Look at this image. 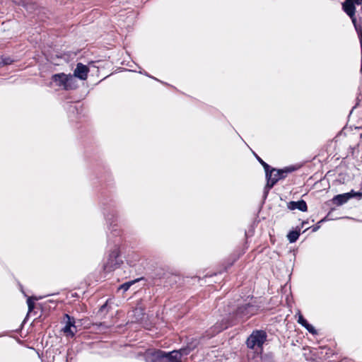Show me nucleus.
<instances>
[{"label":"nucleus","mask_w":362,"mask_h":362,"mask_svg":"<svg viewBox=\"0 0 362 362\" xmlns=\"http://www.w3.org/2000/svg\"><path fill=\"white\" fill-rule=\"evenodd\" d=\"M43 298L44 297H42V296L37 297L35 296L28 297L27 304H28V313H31L35 309V300H38Z\"/></svg>","instance_id":"a211bd4d"},{"label":"nucleus","mask_w":362,"mask_h":362,"mask_svg":"<svg viewBox=\"0 0 362 362\" xmlns=\"http://www.w3.org/2000/svg\"><path fill=\"white\" fill-rule=\"evenodd\" d=\"M139 73H140V74H144V75H145V76H148V77H149V78H153V79H155V80H156V81H158V80L157 78H156L155 77H153V76H152L149 75V74H148L146 71H139Z\"/></svg>","instance_id":"a878e982"},{"label":"nucleus","mask_w":362,"mask_h":362,"mask_svg":"<svg viewBox=\"0 0 362 362\" xmlns=\"http://www.w3.org/2000/svg\"><path fill=\"white\" fill-rule=\"evenodd\" d=\"M142 278H138L136 279H134V280H132V281H127V282H124V284H121L119 288H118V290H122L123 292H126L127 291H128L129 289V288L133 285L136 282L140 281Z\"/></svg>","instance_id":"6ab92c4d"},{"label":"nucleus","mask_w":362,"mask_h":362,"mask_svg":"<svg viewBox=\"0 0 362 362\" xmlns=\"http://www.w3.org/2000/svg\"><path fill=\"white\" fill-rule=\"evenodd\" d=\"M265 177L267 180V184L264 186L263 191L262 197L264 200L267 198L269 191L279 180H281L277 174V169L273 167L265 172Z\"/></svg>","instance_id":"423d86ee"},{"label":"nucleus","mask_w":362,"mask_h":362,"mask_svg":"<svg viewBox=\"0 0 362 362\" xmlns=\"http://www.w3.org/2000/svg\"><path fill=\"white\" fill-rule=\"evenodd\" d=\"M66 362H69V354H67V355H66Z\"/></svg>","instance_id":"7c9ffc66"},{"label":"nucleus","mask_w":362,"mask_h":362,"mask_svg":"<svg viewBox=\"0 0 362 362\" xmlns=\"http://www.w3.org/2000/svg\"><path fill=\"white\" fill-rule=\"evenodd\" d=\"M259 307L252 303H245L238 306L235 309H230L231 314L237 323L239 320L248 319L257 313Z\"/></svg>","instance_id":"7ed1b4c3"},{"label":"nucleus","mask_w":362,"mask_h":362,"mask_svg":"<svg viewBox=\"0 0 362 362\" xmlns=\"http://www.w3.org/2000/svg\"><path fill=\"white\" fill-rule=\"evenodd\" d=\"M356 6L349 0H345L341 4L342 10L347 16H354L356 13Z\"/></svg>","instance_id":"4468645a"},{"label":"nucleus","mask_w":362,"mask_h":362,"mask_svg":"<svg viewBox=\"0 0 362 362\" xmlns=\"http://www.w3.org/2000/svg\"><path fill=\"white\" fill-rule=\"evenodd\" d=\"M0 67H2L1 57H0Z\"/></svg>","instance_id":"2f4dec72"},{"label":"nucleus","mask_w":362,"mask_h":362,"mask_svg":"<svg viewBox=\"0 0 362 362\" xmlns=\"http://www.w3.org/2000/svg\"><path fill=\"white\" fill-rule=\"evenodd\" d=\"M267 339V334L264 330L255 329L246 340L247 347L250 349H254L255 346L262 349Z\"/></svg>","instance_id":"39448f33"},{"label":"nucleus","mask_w":362,"mask_h":362,"mask_svg":"<svg viewBox=\"0 0 362 362\" xmlns=\"http://www.w3.org/2000/svg\"><path fill=\"white\" fill-rule=\"evenodd\" d=\"M199 344V340L196 338H192L190 341H188L187 344V347L190 348L192 351L195 349Z\"/></svg>","instance_id":"aec40b11"},{"label":"nucleus","mask_w":362,"mask_h":362,"mask_svg":"<svg viewBox=\"0 0 362 362\" xmlns=\"http://www.w3.org/2000/svg\"><path fill=\"white\" fill-rule=\"evenodd\" d=\"M167 279H170V284H175L177 282V276L173 274H167Z\"/></svg>","instance_id":"b1692460"},{"label":"nucleus","mask_w":362,"mask_h":362,"mask_svg":"<svg viewBox=\"0 0 362 362\" xmlns=\"http://www.w3.org/2000/svg\"><path fill=\"white\" fill-rule=\"evenodd\" d=\"M349 1L358 6L362 5V0H349Z\"/></svg>","instance_id":"bb28decb"},{"label":"nucleus","mask_w":362,"mask_h":362,"mask_svg":"<svg viewBox=\"0 0 362 362\" xmlns=\"http://www.w3.org/2000/svg\"><path fill=\"white\" fill-rule=\"evenodd\" d=\"M89 71L88 66L78 62L74 71V76L80 80L84 81L87 78Z\"/></svg>","instance_id":"1a4fd4ad"},{"label":"nucleus","mask_w":362,"mask_h":362,"mask_svg":"<svg viewBox=\"0 0 362 362\" xmlns=\"http://www.w3.org/2000/svg\"><path fill=\"white\" fill-rule=\"evenodd\" d=\"M233 264V262L229 264L228 267H231Z\"/></svg>","instance_id":"473e14b6"},{"label":"nucleus","mask_w":362,"mask_h":362,"mask_svg":"<svg viewBox=\"0 0 362 362\" xmlns=\"http://www.w3.org/2000/svg\"><path fill=\"white\" fill-rule=\"evenodd\" d=\"M351 195L350 194L349 192L343 194H339L334 196L333 198L329 202L333 205L339 206L346 204L349 199H351Z\"/></svg>","instance_id":"9d476101"},{"label":"nucleus","mask_w":362,"mask_h":362,"mask_svg":"<svg viewBox=\"0 0 362 362\" xmlns=\"http://www.w3.org/2000/svg\"><path fill=\"white\" fill-rule=\"evenodd\" d=\"M307 224H308V220H307V221H302V223H301V226H299V227H300V228H303V227H304L305 225H307Z\"/></svg>","instance_id":"cd10ccee"},{"label":"nucleus","mask_w":362,"mask_h":362,"mask_svg":"<svg viewBox=\"0 0 362 362\" xmlns=\"http://www.w3.org/2000/svg\"><path fill=\"white\" fill-rule=\"evenodd\" d=\"M14 60L11 59L10 57H3L1 56V62H2V66L11 64Z\"/></svg>","instance_id":"4be33fe9"},{"label":"nucleus","mask_w":362,"mask_h":362,"mask_svg":"<svg viewBox=\"0 0 362 362\" xmlns=\"http://www.w3.org/2000/svg\"><path fill=\"white\" fill-rule=\"evenodd\" d=\"M351 196V199L352 198H358V199H361L362 198V192H355L354 189H351L349 192Z\"/></svg>","instance_id":"5701e85b"},{"label":"nucleus","mask_w":362,"mask_h":362,"mask_svg":"<svg viewBox=\"0 0 362 362\" xmlns=\"http://www.w3.org/2000/svg\"><path fill=\"white\" fill-rule=\"evenodd\" d=\"M100 206L107 225V245L109 246L112 245L107 259L103 266V271L105 273H109L119 267L123 262L119 250V245L121 242V230L117 223L116 201L110 195L103 194L100 199Z\"/></svg>","instance_id":"f257e3e1"},{"label":"nucleus","mask_w":362,"mask_h":362,"mask_svg":"<svg viewBox=\"0 0 362 362\" xmlns=\"http://www.w3.org/2000/svg\"><path fill=\"white\" fill-rule=\"evenodd\" d=\"M356 105H357V104L352 107V109L351 110V111L349 112V117L352 114V112H353L354 110L356 108Z\"/></svg>","instance_id":"c85d7f7f"},{"label":"nucleus","mask_w":362,"mask_h":362,"mask_svg":"<svg viewBox=\"0 0 362 362\" xmlns=\"http://www.w3.org/2000/svg\"><path fill=\"white\" fill-rule=\"evenodd\" d=\"M64 320H65V326L63 328V332L67 337H73L76 332L75 318L67 313L64 315Z\"/></svg>","instance_id":"6e6552de"},{"label":"nucleus","mask_w":362,"mask_h":362,"mask_svg":"<svg viewBox=\"0 0 362 362\" xmlns=\"http://www.w3.org/2000/svg\"><path fill=\"white\" fill-rule=\"evenodd\" d=\"M145 362H177L172 351L166 352L160 349L148 350L144 355Z\"/></svg>","instance_id":"f03ea898"},{"label":"nucleus","mask_w":362,"mask_h":362,"mask_svg":"<svg viewBox=\"0 0 362 362\" xmlns=\"http://www.w3.org/2000/svg\"><path fill=\"white\" fill-rule=\"evenodd\" d=\"M70 107H71V108H72V109H73V110H76V106L71 105V106H70Z\"/></svg>","instance_id":"c756f323"},{"label":"nucleus","mask_w":362,"mask_h":362,"mask_svg":"<svg viewBox=\"0 0 362 362\" xmlns=\"http://www.w3.org/2000/svg\"><path fill=\"white\" fill-rule=\"evenodd\" d=\"M300 234V228L297 226L296 228L291 230L287 234V238L290 243H296Z\"/></svg>","instance_id":"dca6fc26"},{"label":"nucleus","mask_w":362,"mask_h":362,"mask_svg":"<svg viewBox=\"0 0 362 362\" xmlns=\"http://www.w3.org/2000/svg\"><path fill=\"white\" fill-rule=\"evenodd\" d=\"M52 81L57 86L63 87L64 90L71 89L73 78L71 75H67L64 73L54 74L52 76Z\"/></svg>","instance_id":"0eeeda50"},{"label":"nucleus","mask_w":362,"mask_h":362,"mask_svg":"<svg viewBox=\"0 0 362 362\" xmlns=\"http://www.w3.org/2000/svg\"><path fill=\"white\" fill-rule=\"evenodd\" d=\"M174 356L177 358V362H181L182 358L185 356L189 355L192 351L187 346H185L180 349L172 351Z\"/></svg>","instance_id":"2eb2a0df"},{"label":"nucleus","mask_w":362,"mask_h":362,"mask_svg":"<svg viewBox=\"0 0 362 362\" xmlns=\"http://www.w3.org/2000/svg\"><path fill=\"white\" fill-rule=\"evenodd\" d=\"M334 210V208H331L330 209V211L327 213V214L326 215V216L325 218H323L322 219H321L320 221H318L315 225L310 227V228H305V230L303 231L305 232L306 230H308V229L311 228V230L312 232H316L317 231L320 227H321V223L324 221H325L326 220H334V219H337V218H334L332 216V211Z\"/></svg>","instance_id":"ddd939ff"},{"label":"nucleus","mask_w":362,"mask_h":362,"mask_svg":"<svg viewBox=\"0 0 362 362\" xmlns=\"http://www.w3.org/2000/svg\"><path fill=\"white\" fill-rule=\"evenodd\" d=\"M296 315H298L297 322L298 324H300L302 327H303L308 332H310L313 335H315L317 334V331L316 330V329L311 324H310L308 322V320L300 313V310H298V312Z\"/></svg>","instance_id":"f8f14e48"},{"label":"nucleus","mask_w":362,"mask_h":362,"mask_svg":"<svg viewBox=\"0 0 362 362\" xmlns=\"http://www.w3.org/2000/svg\"><path fill=\"white\" fill-rule=\"evenodd\" d=\"M361 138L362 139V134H361Z\"/></svg>","instance_id":"72a5a7b5"},{"label":"nucleus","mask_w":362,"mask_h":362,"mask_svg":"<svg viewBox=\"0 0 362 362\" xmlns=\"http://www.w3.org/2000/svg\"><path fill=\"white\" fill-rule=\"evenodd\" d=\"M228 308L226 310V313L221 320H218L216 324L211 327L212 334L214 335L218 334L236 324L235 320L231 314L230 305H228Z\"/></svg>","instance_id":"20e7f679"},{"label":"nucleus","mask_w":362,"mask_h":362,"mask_svg":"<svg viewBox=\"0 0 362 362\" xmlns=\"http://www.w3.org/2000/svg\"><path fill=\"white\" fill-rule=\"evenodd\" d=\"M107 303H104L103 305L100 306L98 313H103L107 309Z\"/></svg>","instance_id":"393cba45"},{"label":"nucleus","mask_w":362,"mask_h":362,"mask_svg":"<svg viewBox=\"0 0 362 362\" xmlns=\"http://www.w3.org/2000/svg\"><path fill=\"white\" fill-rule=\"evenodd\" d=\"M296 170V168L293 165L285 167L284 168L277 169V174L281 180L286 178L289 173H293Z\"/></svg>","instance_id":"f3484780"},{"label":"nucleus","mask_w":362,"mask_h":362,"mask_svg":"<svg viewBox=\"0 0 362 362\" xmlns=\"http://www.w3.org/2000/svg\"><path fill=\"white\" fill-rule=\"evenodd\" d=\"M254 155L257 160V161L262 165V166L264 168V170L265 172L270 169L272 168L271 165H269L268 163H267L265 161H264L257 154L254 153Z\"/></svg>","instance_id":"412c9836"},{"label":"nucleus","mask_w":362,"mask_h":362,"mask_svg":"<svg viewBox=\"0 0 362 362\" xmlns=\"http://www.w3.org/2000/svg\"><path fill=\"white\" fill-rule=\"evenodd\" d=\"M287 208L293 211L298 209L302 212H305L308 211V205L304 199H300L298 201H291L287 203Z\"/></svg>","instance_id":"9b49d317"}]
</instances>
